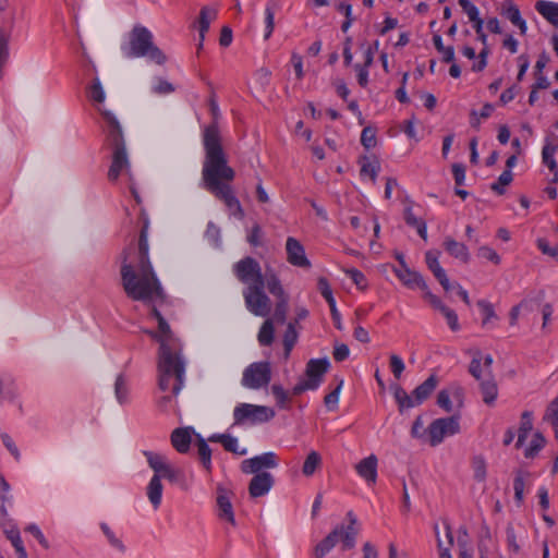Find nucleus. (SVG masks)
<instances>
[{"label": "nucleus", "mask_w": 558, "mask_h": 558, "mask_svg": "<svg viewBox=\"0 0 558 558\" xmlns=\"http://www.w3.org/2000/svg\"><path fill=\"white\" fill-rule=\"evenodd\" d=\"M143 227L138 242L131 243L121 254V284L128 298L144 304L165 301V292L149 258L147 215L142 211Z\"/></svg>", "instance_id": "f257e3e1"}, {"label": "nucleus", "mask_w": 558, "mask_h": 558, "mask_svg": "<svg viewBox=\"0 0 558 558\" xmlns=\"http://www.w3.org/2000/svg\"><path fill=\"white\" fill-rule=\"evenodd\" d=\"M204 153L203 187L225 204L230 217L243 220L244 209L231 186L235 171L228 163V155L222 147V140L216 125L205 130Z\"/></svg>", "instance_id": "f03ea898"}, {"label": "nucleus", "mask_w": 558, "mask_h": 558, "mask_svg": "<svg viewBox=\"0 0 558 558\" xmlns=\"http://www.w3.org/2000/svg\"><path fill=\"white\" fill-rule=\"evenodd\" d=\"M106 121L107 143L112 150L111 165L108 171V179L116 182L120 175L125 174L130 182V190L137 203L141 198L134 186V177L131 171V163L125 147L121 125L111 111H102Z\"/></svg>", "instance_id": "7ed1b4c3"}, {"label": "nucleus", "mask_w": 558, "mask_h": 558, "mask_svg": "<svg viewBox=\"0 0 558 558\" xmlns=\"http://www.w3.org/2000/svg\"><path fill=\"white\" fill-rule=\"evenodd\" d=\"M157 303L149 304L150 316L158 322V331H147V333L159 342L158 362L157 365L161 371L162 384L166 381L169 374V367L179 366V374L182 375V364H186L183 355L182 348L179 340L173 336L169 324L159 313L156 307Z\"/></svg>", "instance_id": "20e7f679"}, {"label": "nucleus", "mask_w": 558, "mask_h": 558, "mask_svg": "<svg viewBox=\"0 0 558 558\" xmlns=\"http://www.w3.org/2000/svg\"><path fill=\"white\" fill-rule=\"evenodd\" d=\"M143 454L149 468L154 471V475L146 487V495L153 508L157 510L162 501L163 486L161 480L166 478L175 483L182 477V472L173 466L163 454L148 450L144 451Z\"/></svg>", "instance_id": "39448f33"}, {"label": "nucleus", "mask_w": 558, "mask_h": 558, "mask_svg": "<svg viewBox=\"0 0 558 558\" xmlns=\"http://www.w3.org/2000/svg\"><path fill=\"white\" fill-rule=\"evenodd\" d=\"M185 368L186 364H182V375L180 374V376H178L179 366L169 367V374L166 381L162 384V374L160 368L157 366L158 390L160 395L156 398V407L161 413H179L178 395L185 384Z\"/></svg>", "instance_id": "423d86ee"}, {"label": "nucleus", "mask_w": 558, "mask_h": 558, "mask_svg": "<svg viewBox=\"0 0 558 558\" xmlns=\"http://www.w3.org/2000/svg\"><path fill=\"white\" fill-rule=\"evenodd\" d=\"M378 48V41H366L363 37H348L343 48L345 65H350L354 57L360 56L361 63L354 64L357 83L361 87L368 85V68L373 63L374 52Z\"/></svg>", "instance_id": "0eeeda50"}, {"label": "nucleus", "mask_w": 558, "mask_h": 558, "mask_svg": "<svg viewBox=\"0 0 558 558\" xmlns=\"http://www.w3.org/2000/svg\"><path fill=\"white\" fill-rule=\"evenodd\" d=\"M349 524L347 526H336L323 541H320L315 547L313 555L315 558H324L336 544L341 541L342 549L348 550L355 546V538L359 534L357 518L353 511L347 513Z\"/></svg>", "instance_id": "6e6552de"}, {"label": "nucleus", "mask_w": 558, "mask_h": 558, "mask_svg": "<svg viewBox=\"0 0 558 558\" xmlns=\"http://www.w3.org/2000/svg\"><path fill=\"white\" fill-rule=\"evenodd\" d=\"M458 3L476 35H485V31L493 35L502 33L501 23L497 16L492 15L484 19L477 5L471 0H458Z\"/></svg>", "instance_id": "1a4fd4ad"}, {"label": "nucleus", "mask_w": 558, "mask_h": 558, "mask_svg": "<svg viewBox=\"0 0 558 558\" xmlns=\"http://www.w3.org/2000/svg\"><path fill=\"white\" fill-rule=\"evenodd\" d=\"M151 37H132L131 40L122 45V53L126 58L146 57L157 64L166 62L165 53L156 47L150 40Z\"/></svg>", "instance_id": "9d476101"}, {"label": "nucleus", "mask_w": 558, "mask_h": 558, "mask_svg": "<svg viewBox=\"0 0 558 558\" xmlns=\"http://www.w3.org/2000/svg\"><path fill=\"white\" fill-rule=\"evenodd\" d=\"M330 363L328 359H311L306 363L305 379H301L292 389L298 396L307 390H316L323 381L324 375L328 372Z\"/></svg>", "instance_id": "9b49d317"}, {"label": "nucleus", "mask_w": 558, "mask_h": 558, "mask_svg": "<svg viewBox=\"0 0 558 558\" xmlns=\"http://www.w3.org/2000/svg\"><path fill=\"white\" fill-rule=\"evenodd\" d=\"M276 415V412L266 405H256L251 403H240L233 410L234 425H251L269 422Z\"/></svg>", "instance_id": "f8f14e48"}, {"label": "nucleus", "mask_w": 558, "mask_h": 558, "mask_svg": "<svg viewBox=\"0 0 558 558\" xmlns=\"http://www.w3.org/2000/svg\"><path fill=\"white\" fill-rule=\"evenodd\" d=\"M266 283L246 287L243 290V298L246 310L258 317H267L271 312V301L265 293Z\"/></svg>", "instance_id": "ddd939ff"}, {"label": "nucleus", "mask_w": 558, "mask_h": 558, "mask_svg": "<svg viewBox=\"0 0 558 558\" xmlns=\"http://www.w3.org/2000/svg\"><path fill=\"white\" fill-rule=\"evenodd\" d=\"M271 380V366L267 361L254 362L244 371L241 379L243 387L258 390L269 385Z\"/></svg>", "instance_id": "4468645a"}, {"label": "nucleus", "mask_w": 558, "mask_h": 558, "mask_svg": "<svg viewBox=\"0 0 558 558\" xmlns=\"http://www.w3.org/2000/svg\"><path fill=\"white\" fill-rule=\"evenodd\" d=\"M235 277L246 287L267 284L266 276L264 278L259 263L253 257H245L233 265Z\"/></svg>", "instance_id": "2eb2a0df"}, {"label": "nucleus", "mask_w": 558, "mask_h": 558, "mask_svg": "<svg viewBox=\"0 0 558 558\" xmlns=\"http://www.w3.org/2000/svg\"><path fill=\"white\" fill-rule=\"evenodd\" d=\"M460 432L459 417L450 416L433 421L427 429L430 446H438L448 436H453Z\"/></svg>", "instance_id": "dca6fc26"}, {"label": "nucleus", "mask_w": 558, "mask_h": 558, "mask_svg": "<svg viewBox=\"0 0 558 558\" xmlns=\"http://www.w3.org/2000/svg\"><path fill=\"white\" fill-rule=\"evenodd\" d=\"M267 289L274 296L278 298L279 301L276 304L274 316H267L266 319H274V323L283 324L287 318L288 299L282 284L276 275L272 274L267 278Z\"/></svg>", "instance_id": "f3484780"}, {"label": "nucleus", "mask_w": 558, "mask_h": 558, "mask_svg": "<svg viewBox=\"0 0 558 558\" xmlns=\"http://www.w3.org/2000/svg\"><path fill=\"white\" fill-rule=\"evenodd\" d=\"M278 464V456L275 452L269 451L243 460L241 463V470L246 474H259L266 473L264 470L276 469Z\"/></svg>", "instance_id": "a211bd4d"}, {"label": "nucleus", "mask_w": 558, "mask_h": 558, "mask_svg": "<svg viewBox=\"0 0 558 558\" xmlns=\"http://www.w3.org/2000/svg\"><path fill=\"white\" fill-rule=\"evenodd\" d=\"M497 10L500 16L509 21L521 35L527 32L526 21L523 19L519 5L513 0H502L498 4Z\"/></svg>", "instance_id": "6ab92c4d"}, {"label": "nucleus", "mask_w": 558, "mask_h": 558, "mask_svg": "<svg viewBox=\"0 0 558 558\" xmlns=\"http://www.w3.org/2000/svg\"><path fill=\"white\" fill-rule=\"evenodd\" d=\"M472 354L473 357L469 366L470 374L480 381L493 377V356L490 354L483 355L480 350H474Z\"/></svg>", "instance_id": "aec40b11"}, {"label": "nucleus", "mask_w": 558, "mask_h": 558, "mask_svg": "<svg viewBox=\"0 0 558 558\" xmlns=\"http://www.w3.org/2000/svg\"><path fill=\"white\" fill-rule=\"evenodd\" d=\"M286 253L287 260L292 266L305 269L311 268L312 264L310 259L306 257L305 248L298 239L293 236H289L287 239Z\"/></svg>", "instance_id": "412c9836"}, {"label": "nucleus", "mask_w": 558, "mask_h": 558, "mask_svg": "<svg viewBox=\"0 0 558 558\" xmlns=\"http://www.w3.org/2000/svg\"><path fill=\"white\" fill-rule=\"evenodd\" d=\"M378 459L375 454L362 459L355 464L357 475L366 482L367 485H375L377 481Z\"/></svg>", "instance_id": "4be33fe9"}, {"label": "nucleus", "mask_w": 558, "mask_h": 558, "mask_svg": "<svg viewBox=\"0 0 558 558\" xmlns=\"http://www.w3.org/2000/svg\"><path fill=\"white\" fill-rule=\"evenodd\" d=\"M274 476L270 473L254 474L248 485V493L252 498L265 496L274 485Z\"/></svg>", "instance_id": "5701e85b"}, {"label": "nucleus", "mask_w": 558, "mask_h": 558, "mask_svg": "<svg viewBox=\"0 0 558 558\" xmlns=\"http://www.w3.org/2000/svg\"><path fill=\"white\" fill-rule=\"evenodd\" d=\"M218 10L217 4L203 7L198 19L193 23V31L197 32L199 35H205L209 31L210 24L217 19Z\"/></svg>", "instance_id": "b1692460"}, {"label": "nucleus", "mask_w": 558, "mask_h": 558, "mask_svg": "<svg viewBox=\"0 0 558 558\" xmlns=\"http://www.w3.org/2000/svg\"><path fill=\"white\" fill-rule=\"evenodd\" d=\"M425 262L428 269L434 274L436 279L439 281L441 287L446 290H450V281L447 277L445 269L439 264V253L436 251H427L425 253Z\"/></svg>", "instance_id": "393cba45"}, {"label": "nucleus", "mask_w": 558, "mask_h": 558, "mask_svg": "<svg viewBox=\"0 0 558 558\" xmlns=\"http://www.w3.org/2000/svg\"><path fill=\"white\" fill-rule=\"evenodd\" d=\"M451 398H453L461 405L463 388L457 384H453L449 388L440 390L437 396V404L445 411L451 412Z\"/></svg>", "instance_id": "a878e982"}, {"label": "nucleus", "mask_w": 558, "mask_h": 558, "mask_svg": "<svg viewBox=\"0 0 558 558\" xmlns=\"http://www.w3.org/2000/svg\"><path fill=\"white\" fill-rule=\"evenodd\" d=\"M393 272L408 288H418L421 290L426 289V282L424 278L418 272L411 270L408 266L403 268H393Z\"/></svg>", "instance_id": "bb28decb"}, {"label": "nucleus", "mask_w": 558, "mask_h": 558, "mask_svg": "<svg viewBox=\"0 0 558 558\" xmlns=\"http://www.w3.org/2000/svg\"><path fill=\"white\" fill-rule=\"evenodd\" d=\"M192 427L175 428L171 434V444L180 453H185L190 449L192 440Z\"/></svg>", "instance_id": "cd10ccee"}, {"label": "nucleus", "mask_w": 558, "mask_h": 558, "mask_svg": "<svg viewBox=\"0 0 558 558\" xmlns=\"http://www.w3.org/2000/svg\"><path fill=\"white\" fill-rule=\"evenodd\" d=\"M208 440L221 444L226 451L238 456H245L247 452L245 448H240L238 438L230 434H213Z\"/></svg>", "instance_id": "c85d7f7f"}, {"label": "nucleus", "mask_w": 558, "mask_h": 558, "mask_svg": "<svg viewBox=\"0 0 558 558\" xmlns=\"http://www.w3.org/2000/svg\"><path fill=\"white\" fill-rule=\"evenodd\" d=\"M536 11L550 24L558 28V3L539 0L535 5Z\"/></svg>", "instance_id": "c756f323"}, {"label": "nucleus", "mask_w": 558, "mask_h": 558, "mask_svg": "<svg viewBox=\"0 0 558 558\" xmlns=\"http://www.w3.org/2000/svg\"><path fill=\"white\" fill-rule=\"evenodd\" d=\"M437 385V376L430 375L425 381H423L413 390V397L415 399L414 403H416V405H420L422 402H424L436 389Z\"/></svg>", "instance_id": "7c9ffc66"}, {"label": "nucleus", "mask_w": 558, "mask_h": 558, "mask_svg": "<svg viewBox=\"0 0 558 558\" xmlns=\"http://www.w3.org/2000/svg\"><path fill=\"white\" fill-rule=\"evenodd\" d=\"M87 95L88 98L97 106V109L101 114L102 111H107L106 109L101 108L106 100V93L98 76H95L92 81V84L87 87Z\"/></svg>", "instance_id": "2f4dec72"}, {"label": "nucleus", "mask_w": 558, "mask_h": 558, "mask_svg": "<svg viewBox=\"0 0 558 558\" xmlns=\"http://www.w3.org/2000/svg\"><path fill=\"white\" fill-rule=\"evenodd\" d=\"M444 247L452 257L458 258L463 263L469 262V248L463 243L458 242L452 238H446L444 241Z\"/></svg>", "instance_id": "473e14b6"}, {"label": "nucleus", "mask_w": 558, "mask_h": 558, "mask_svg": "<svg viewBox=\"0 0 558 558\" xmlns=\"http://www.w3.org/2000/svg\"><path fill=\"white\" fill-rule=\"evenodd\" d=\"M404 220H405V223L412 228H415L418 235L423 239V240H426L427 239V227H426V223L424 220L417 218L414 214H413V209H412V206L409 205L404 208Z\"/></svg>", "instance_id": "72a5a7b5"}, {"label": "nucleus", "mask_w": 558, "mask_h": 558, "mask_svg": "<svg viewBox=\"0 0 558 558\" xmlns=\"http://www.w3.org/2000/svg\"><path fill=\"white\" fill-rule=\"evenodd\" d=\"M217 506H218V517L221 520H226L232 525L235 524L233 508L230 499L226 495H218L217 497Z\"/></svg>", "instance_id": "f704fd0d"}, {"label": "nucleus", "mask_w": 558, "mask_h": 558, "mask_svg": "<svg viewBox=\"0 0 558 558\" xmlns=\"http://www.w3.org/2000/svg\"><path fill=\"white\" fill-rule=\"evenodd\" d=\"M481 392L483 395V401L487 405H493L498 396L497 384L493 377L481 380L480 384Z\"/></svg>", "instance_id": "c9c22d12"}, {"label": "nucleus", "mask_w": 558, "mask_h": 558, "mask_svg": "<svg viewBox=\"0 0 558 558\" xmlns=\"http://www.w3.org/2000/svg\"><path fill=\"white\" fill-rule=\"evenodd\" d=\"M393 397L396 402L398 403L399 410L402 412L403 410L411 409L416 407L415 399L412 396L408 395L407 391L399 385L391 386Z\"/></svg>", "instance_id": "e433bc0d"}, {"label": "nucleus", "mask_w": 558, "mask_h": 558, "mask_svg": "<svg viewBox=\"0 0 558 558\" xmlns=\"http://www.w3.org/2000/svg\"><path fill=\"white\" fill-rule=\"evenodd\" d=\"M275 339V324L274 319H266L257 333V341L262 347H269Z\"/></svg>", "instance_id": "4c0bfd02"}, {"label": "nucleus", "mask_w": 558, "mask_h": 558, "mask_svg": "<svg viewBox=\"0 0 558 558\" xmlns=\"http://www.w3.org/2000/svg\"><path fill=\"white\" fill-rule=\"evenodd\" d=\"M380 170L379 161L376 159H369L367 157H363L361 160V171L360 174L362 178H369L373 183L376 182L377 175Z\"/></svg>", "instance_id": "58836bf2"}, {"label": "nucleus", "mask_w": 558, "mask_h": 558, "mask_svg": "<svg viewBox=\"0 0 558 558\" xmlns=\"http://www.w3.org/2000/svg\"><path fill=\"white\" fill-rule=\"evenodd\" d=\"M299 333L296 331L295 323L290 322L287 325L286 332L283 335V348H284V357L288 359L290 353L298 342Z\"/></svg>", "instance_id": "ea45409f"}, {"label": "nucleus", "mask_w": 558, "mask_h": 558, "mask_svg": "<svg viewBox=\"0 0 558 558\" xmlns=\"http://www.w3.org/2000/svg\"><path fill=\"white\" fill-rule=\"evenodd\" d=\"M434 530H435V534L437 537V547L439 550V558H452L450 555V546L453 545V534H452L450 524L448 522H445L446 536L448 538V545H449L448 547H445L441 539L439 538V531H438L437 524L434 526Z\"/></svg>", "instance_id": "a19ab883"}, {"label": "nucleus", "mask_w": 558, "mask_h": 558, "mask_svg": "<svg viewBox=\"0 0 558 558\" xmlns=\"http://www.w3.org/2000/svg\"><path fill=\"white\" fill-rule=\"evenodd\" d=\"M533 428V415L530 411H524L521 415V423L518 434L517 447H521L526 439L529 433Z\"/></svg>", "instance_id": "79ce46f5"}, {"label": "nucleus", "mask_w": 558, "mask_h": 558, "mask_svg": "<svg viewBox=\"0 0 558 558\" xmlns=\"http://www.w3.org/2000/svg\"><path fill=\"white\" fill-rule=\"evenodd\" d=\"M322 465V457L317 451L312 450L302 466V473L305 476H312L315 471Z\"/></svg>", "instance_id": "37998d69"}, {"label": "nucleus", "mask_w": 558, "mask_h": 558, "mask_svg": "<svg viewBox=\"0 0 558 558\" xmlns=\"http://www.w3.org/2000/svg\"><path fill=\"white\" fill-rule=\"evenodd\" d=\"M336 9L345 16V20L341 24V31L347 33L354 21L352 5L348 1L341 0L336 4Z\"/></svg>", "instance_id": "c03bdc74"}, {"label": "nucleus", "mask_w": 558, "mask_h": 558, "mask_svg": "<svg viewBox=\"0 0 558 558\" xmlns=\"http://www.w3.org/2000/svg\"><path fill=\"white\" fill-rule=\"evenodd\" d=\"M10 484L7 482L4 476L0 473V500L2 502L0 507V517L4 518L8 515L5 504H12V496L10 493Z\"/></svg>", "instance_id": "a18cd8bd"}, {"label": "nucleus", "mask_w": 558, "mask_h": 558, "mask_svg": "<svg viewBox=\"0 0 558 558\" xmlns=\"http://www.w3.org/2000/svg\"><path fill=\"white\" fill-rule=\"evenodd\" d=\"M477 306L483 315L482 325L484 327H487L493 319L497 318L494 305L489 301L480 300L477 301Z\"/></svg>", "instance_id": "49530a36"}, {"label": "nucleus", "mask_w": 558, "mask_h": 558, "mask_svg": "<svg viewBox=\"0 0 558 558\" xmlns=\"http://www.w3.org/2000/svg\"><path fill=\"white\" fill-rule=\"evenodd\" d=\"M197 451L203 466L209 472L211 470V449L205 439H198Z\"/></svg>", "instance_id": "de8ad7c7"}, {"label": "nucleus", "mask_w": 558, "mask_h": 558, "mask_svg": "<svg viewBox=\"0 0 558 558\" xmlns=\"http://www.w3.org/2000/svg\"><path fill=\"white\" fill-rule=\"evenodd\" d=\"M494 107L490 104H485L480 112L472 110L470 113V124L472 128L478 130L481 125V119H487L490 117Z\"/></svg>", "instance_id": "09e8293b"}, {"label": "nucleus", "mask_w": 558, "mask_h": 558, "mask_svg": "<svg viewBox=\"0 0 558 558\" xmlns=\"http://www.w3.org/2000/svg\"><path fill=\"white\" fill-rule=\"evenodd\" d=\"M100 529L102 533L105 534L108 543L118 551L124 553L125 546L123 542L116 535V533L110 529V526L107 523H101Z\"/></svg>", "instance_id": "8fccbe9b"}, {"label": "nucleus", "mask_w": 558, "mask_h": 558, "mask_svg": "<svg viewBox=\"0 0 558 558\" xmlns=\"http://www.w3.org/2000/svg\"><path fill=\"white\" fill-rule=\"evenodd\" d=\"M472 469L474 478L477 482H484L486 480L487 465L485 459L482 456H476L472 459Z\"/></svg>", "instance_id": "3c124183"}, {"label": "nucleus", "mask_w": 558, "mask_h": 558, "mask_svg": "<svg viewBox=\"0 0 558 558\" xmlns=\"http://www.w3.org/2000/svg\"><path fill=\"white\" fill-rule=\"evenodd\" d=\"M277 3L275 0L267 2L265 8V35H271L275 29V9Z\"/></svg>", "instance_id": "603ef678"}, {"label": "nucleus", "mask_w": 558, "mask_h": 558, "mask_svg": "<svg viewBox=\"0 0 558 558\" xmlns=\"http://www.w3.org/2000/svg\"><path fill=\"white\" fill-rule=\"evenodd\" d=\"M527 474L523 471H518L513 481L514 498L518 504L523 501L525 480Z\"/></svg>", "instance_id": "864d4df0"}, {"label": "nucleus", "mask_w": 558, "mask_h": 558, "mask_svg": "<svg viewBox=\"0 0 558 558\" xmlns=\"http://www.w3.org/2000/svg\"><path fill=\"white\" fill-rule=\"evenodd\" d=\"M545 438L541 433H535L532 437L530 446L525 449L524 456L526 458H533L538 451L545 446Z\"/></svg>", "instance_id": "5fc2aeb1"}, {"label": "nucleus", "mask_w": 558, "mask_h": 558, "mask_svg": "<svg viewBox=\"0 0 558 558\" xmlns=\"http://www.w3.org/2000/svg\"><path fill=\"white\" fill-rule=\"evenodd\" d=\"M513 180L512 172L510 170H505L498 178L497 182L492 184V190L499 195L505 193V187L509 185Z\"/></svg>", "instance_id": "6e6d98bb"}, {"label": "nucleus", "mask_w": 558, "mask_h": 558, "mask_svg": "<svg viewBox=\"0 0 558 558\" xmlns=\"http://www.w3.org/2000/svg\"><path fill=\"white\" fill-rule=\"evenodd\" d=\"M376 129L373 126H365L361 134V144L365 149L369 150L376 146Z\"/></svg>", "instance_id": "4d7b16f0"}, {"label": "nucleus", "mask_w": 558, "mask_h": 558, "mask_svg": "<svg viewBox=\"0 0 558 558\" xmlns=\"http://www.w3.org/2000/svg\"><path fill=\"white\" fill-rule=\"evenodd\" d=\"M8 537L10 538L12 546L15 549V553L17 555V558H27L26 549L23 545V541L20 536V533L17 530H12L8 533Z\"/></svg>", "instance_id": "13d9d810"}, {"label": "nucleus", "mask_w": 558, "mask_h": 558, "mask_svg": "<svg viewBox=\"0 0 558 558\" xmlns=\"http://www.w3.org/2000/svg\"><path fill=\"white\" fill-rule=\"evenodd\" d=\"M344 274L355 283V286L359 289L365 290L367 288L366 277L359 269H356V268H347V269H344Z\"/></svg>", "instance_id": "bf43d9fd"}, {"label": "nucleus", "mask_w": 558, "mask_h": 558, "mask_svg": "<svg viewBox=\"0 0 558 558\" xmlns=\"http://www.w3.org/2000/svg\"><path fill=\"white\" fill-rule=\"evenodd\" d=\"M342 386H343V379H340L338 385H337V387L331 392L326 395V397L324 399V402H325V405L329 410L337 409L338 402H339V396H340V391L342 389Z\"/></svg>", "instance_id": "052dcab7"}, {"label": "nucleus", "mask_w": 558, "mask_h": 558, "mask_svg": "<svg viewBox=\"0 0 558 558\" xmlns=\"http://www.w3.org/2000/svg\"><path fill=\"white\" fill-rule=\"evenodd\" d=\"M556 146H545L542 151L543 162L549 168L550 171H556L558 169V165L555 160V151Z\"/></svg>", "instance_id": "680f3d73"}, {"label": "nucleus", "mask_w": 558, "mask_h": 558, "mask_svg": "<svg viewBox=\"0 0 558 558\" xmlns=\"http://www.w3.org/2000/svg\"><path fill=\"white\" fill-rule=\"evenodd\" d=\"M114 390L117 399L120 403H124L128 401V386L122 375H119L116 379Z\"/></svg>", "instance_id": "e2e57ef3"}, {"label": "nucleus", "mask_w": 558, "mask_h": 558, "mask_svg": "<svg viewBox=\"0 0 558 558\" xmlns=\"http://www.w3.org/2000/svg\"><path fill=\"white\" fill-rule=\"evenodd\" d=\"M434 44L437 50L442 54L445 62H452L454 59V50L452 46L445 47L441 43V37H434Z\"/></svg>", "instance_id": "0e129e2a"}, {"label": "nucleus", "mask_w": 558, "mask_h": 558, "mask_svg": "<svg viewBox=\"0 0 558 558\" xmlns=\"http://www.w3.org/2000/svg\"><path fill=\"white\" fill-rule=\"evenodd\" d=\"M544 420L553 426H558V396L548 405Z\"/></svg>", "instance_id": "69168bd1"}, {"label": "nucleus", "mask_w": 558, "mask_h": 558, "mask_svg": "<svg viewBox=\"0 0 558 558\" xmlns=\"http://www.w3.org/2000/svg\"><path fill=\"white\" fill-rule=\"evenodd\" d=\"M317 288L328 304L336 301L332 294L331 287L326 278L320 277L318 279Z\"/></svg>", "instance_id": "338daca9"}, {"label": "nucleus", "mask_w": 558, "mask_h": 558, "mask_svg": "<svg viewBox=\"0 0 558 558\" xmlns=\"http://www.w3.org/2000/svg\"><path fill=\"white\" fill-rule=\"evenodd\" d=\"M440 313L446 318L447 324L449 325V327L452 331H458L460 329L458 315L453 310L446 306L445 308H441Z\"/></svg>", "instance_id": "774afa93"}]
</instances>
